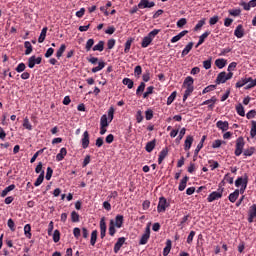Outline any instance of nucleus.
Instances as JSON below:
<instances>
[{"instance_id":"45","label":"nucleus","mask_w":256,"mask_h":256,"mask_svg":"<svg viewBox=\"0 0 256 256\" xmlns=\"http://www.w3.org/2000/svg\"><path fill=\"white\" fill-rule=\"evenodd\" d=\"M251 123H252V127H251V130H250V137L252 139H255V137H256V121L252 120Z\"/></svg>"},{"instance_id":"32","label":"nucleus","mask_w":256,"mask_h":256,"mask_svg":"<svg viewBox=\"0 0 256 256\" xmlns=\"http://www.w3.org/2000/svg\"><path fill=\"white\" fill-rule=\"evenodd\" d=\"M215 65H216V67H218V69H223V67H225V65H227V60H225L223 58L216 59Z\"/></svg>"},{"instance_id":"56","label":"nucleus","mask_w":256,"mask_h":256,"mask_svg":"<svg viewBox=\"0 0 256 256\" xmlns=\"http://www.w3.org/2000/svg\"><path fill=\"white\" fill-rule=\"evenodd\" d=\"M25 69H27V66L25 65V63L21 62V63L18 64V66L15 68V71H17V73H23V71H25Z\"/></svg>"},{"instance_id":"13","label":"nucleus","mask_w":256,"mask_h":256,"mask_svg":"<svg viewBox=\"0 0 256 256\" xmlns=\"http://www.w3.org/2000/svg\"><path fill=\"white\" fill-rule=\"evenodd\" d=\"M125 241V237L118 238L117 242L114 245V253H119V251H121V247L125 245Z\"/></svg>"},{"instance_id":"47","label":"nucleus","mask_w":256,"mask_h":256,"mask_svg":"<svg viewBox=\"0 0 256 256\" xmlns=\"http://www.w3.org/2000/svg\"><path fill=\"white\" fill-rule=\"evenodd\" d=\"M206 21H207V19H205V18L198 21V23L194 27V31H201V28L203 27V25H205Z\"/></svg>"},{"instance_id":"18","label":"nucleus","mask_w":256,"mask_h":256,"mask_svg":"<svg viewBox=\"0 0 256 256\" xmlns=\"http://www.w3.org/2000/svg\"><path fill=\"white\" fill-rule=\"evenodd\" d=\"M194 138L191 135H188L184 142V150L189 151L191 149V145H193Z\"/></svg>"},{"instance_id":"31","label":"nucleus","mask_w":256,"mask_h":256,"mask_svg":"<svg viewBox=\"0 0 256 256\" xmlns=\"http://www.w3.org/2000/svg\"><path fill=\"white\" fill-rule=\"evenodd\" d=\"M193 49V42L188 43L182 51L181 57L189 55V52Z\"/></svg>"},{"instance_id":"21","label":"nucleus","mask_w":256,"mask_h":256,"mask_svg":"<svg viewBox=\"0 0 256 256\" xmlns=\"http://www.w3.org/2000/svg\"><path fill=\"white\" fill-rule=\"evenodd\" d=\"M188 181H189V176H184L183 179L179 183L178 191H185Z\"/></svg>"},{"instance_id":"24","label":"nucleus","mask_w":256,"mask_h":256,"mask_svg":"<svg viewBox=\"0 0 256 256\" xmlns=\"http://www.w3.org/2000/svg\"><path fill=\"white\" fill-rule=\"evenodd\" d=\"M106 65L107 64L103 60L99 61L98 66L92 68V73H99V71H103Z\"/></svg>"},{"instance_id":"10","label":"nucleus","mask_w":256,"mask_h":256,"mask_svg":"<svg viewBox=\"0 0 256 256\" xmlns=\"http://www.w3.org/2000/svg\"><path fill=\"white\" fill-rule=\"evenodd\" d=\"M81 143H82V149H87L89 147V143H90L89 131H85L83 133Z\"/></svg>"},{"instance_id":"42","label":"nucleus","mask_w":256,"mask_h":256,"mask_svg":"<svg viewBox=\"0 0 256 256\" xmlns=\"http://www.w3.org/2000/svg\"><path fill=\"white\" fill-rule=\"evenodd\" d=\"M23 128L27 129L28 131L33 130V125H31V122L29 121V118H27V117L23 121Z\"/></svg>"},{"instance_id":"33","label":"nucleus","mask_w":256,"mask_h":256,"mask_svg":"<svg viewBox=\"0 0 256 256\" xmlns=\"http://www.w3.org/2000/svg\"><path fill=\"white\" fill-rule=\"evenodd\" d=\"M171 246H172L171 240H167L166 246L163 249V256H167V255H169V253H171Z\"/></svg>"},{"instance_id":"59","label":"nucleus","mask_w":256,"mask_h":256,"mask_svg":"<svg viewBox=\"0 0 256 256\" xmlns=\"http://www.w3.org/2000/svg\"><path fill=\"white\" fill-rule=\"evenodd\" d=\"M145 119L146 121H151V119H153V110L148 109L145 111Z\"/></svg>"},{"instance_id":"44","label":"nucleus","mask_w":256,"mask_h":256,"mask_svg":"<svg viewBox=\"0 0 256 256\" xmlns=\"http://www.w3.org/2000/svg\"><path fill=\"white\" fill-rule=\"evenodd\" d=\"M236 113H238L240 117H245V108L243 107V104H238L236 106Z\"/></svg>"},{"instance_id":"35","label":"nucleus","mask_w":256,"mask_h":256,"mask_svg":"<svg viewBox=\"0 0 256 256\" xmlns=\"http://www.w3.org/2000/svg\"><path fill=\"white\" fill-rule=\"evenodd\" d=\"M47 31H48L47 27H44L41 30L40 36L38 38V43H43V41H45V37H47Z\"/></svg>"},{"instance_id":"39","label":"nucleus","mask_w":256,"mask_h":256,"mask_svg":"<svg viewBox=\"0 0 256 256\" xmlns=\"http://www.w3.org/2000/svg\"><path fill=\"white\" fill-rule=\"evenodd\" d=\"M105 49V42H103V41H99L98 42V44H96L93 48H92V50L93 51H103Z\"/></svg>"},{"instance_id":"40","label":"nucleus","mask_w":256,"mask_h":256,"mask_svg":"<svg viewBox=\"0 0 256 256\" xmlns=\"http://www.w3.org/2000/svg\"><path fill=\"white\" fill-rule=\"evenodd\" d=\"M133 44V38H129L125 42V48H124V53H129L131 51V45Z\"/></svg>"},{"instance_id":"54","label":"nucleus","mask_w":256,"mask_h":256,"mask_svg":"<svg viewBox=\"0 0 256 256\" xmlns=\"http://www.w3.org/2000/svg\"><path fill=\"white\" fill-rule=\"evenodd\" d=\"M153 89H155V87L149 86L146 89V92L143 94V99H147V97H149V95H153Z\"/></svg>"},{"instance_id":"41","label":"nucleus","mask_w":256,"mask_h":256,"mask_svg":"<svg viewBox=\"0 0 256 256\" xmlns=\"http://www.w3.org/2000/svg\"><path fill=\"white\" fill-rule=\"evenodd\" d=\"M122 83H123V85H126L128 87V89H133V85H135L133 80H131L130 78H124L122 80Z\"/></svg>"},{"instance_id":"63","label":"nucleus","mask_w":256,"mask_h":256,"mask_svg":"<svg viewBox=\"0 0 256 256\" xmlns=\"http://www.w3.org/2000/svg\"><path fill=\"white\" fill-rule=\"evenodd\" d=\"M7 226L9 227L10 231H15V221H13V219H8Z\"/></svg>"},{"instance_id":"62","label":"nucleus","mask_w":256,"mask_h":256,"mask_svg":"<svg viewBox=\"0 0 256 256\" xmlns=\"http://www.w3.org/2000/svg\"><path fill=\"white\" fill-rule=\"evenodd\" d=\"M141 73H143V68L138 65L134 68V75L135 77H139L141 75Z\"/></svg>"},{"instance_id":"20","label":"nucleus","mask_w":256,"mask_h":256,"mask_svg":"<svg viewBox=\"0 0 256 256\" xmlns=\"http://www.w3.org/2000/svg\"><path fill=\"white\" fill-rule=\"evenodd\" d=\"M209 35H211V31H206L204 32L200 37H199V41L196 44V48L199 47L200 45H203V43H205V40L209 37Z\"/></svg>"},{"instance_id":"9","label":"nucleus","mask_w":256,"mask_h":256,"mask_svg":"<svg viewBox=\"0 0 256 256\" xmlns=\"http://www.w3.org/2000/svg\"><path fill=\"white\" fill-rule=\"evenodd\" d=\"M151 7H155V2H150L149 0H140L138 4L139 9H151Z\"/></svg>"},{"instance_id":"29","label":"nucleus","mask_w":256,"mask_h":256,"mask_svg":"<svg viewBox=\"0 0 256 256\" xmlns=\"http://www.w3.org/2000/svg\"><path fill=\"white\" fill-rule=\"evenodd\" d=\"M15 189V184H11L8 187H6L0 194V197H7V195L10 193V191H13Z\"/></svg>"},{"instance_id":"51","label":"nucleus","mask_w":256,"mask_h":256,"mask_svg":"<svg viewBox=\"0 0 256 256\" xmlns=\"http://www.w3.org/2000/svg\"><path fill=\"white\" fill-rule=\"evenodd\" d=\"M114 117H115V108L110 107L109 110H108L109 123H111V121H113Z\"/></svg>"},{"instance_id":"30","label":"nucleus","mask_w":256,"mask_h":256,"mask_svg":"<svg viewBox=\"0 0 256 256\" xmlns=\"http://www.w3.org/2000/svg\"><path fill=\"white\" fill-rule=\"evenodd\" d=\"M45 181V171H42L34 183V187H39Z\"/></svg>"},{"instance_id":"48","label":"nucleus","mask_w":256,"mask_h":256,"mask_svg":"<svg viewBox=\"0 0 256 256\" xmlns=\"http://www.w3.org/2000/svg\"><path fill=\"white\" fill-rule=\"evenodd\" d=\"M175 99H177V91L172 92L171 95L167 98V105H171Z\"/></svg>"},{"instance_id":"12","label":"nucleus","mask_w":256,"mask_h":256,"mask_svg":"<svg viewBox=\"0 0 256 256\" xmlns=\"http://www.w3.org/2000/svg\"><path fill=\"white\" fill-rule=\"evenodd\" d=\"M246 183H249V176L247 174H244L243 177H238L235 181V187H241L245 185Z\"/></svg>"},{"instance_id":"52","label":"nucleus","mask_w":256,"mask_h":256,"mask_svg":"<svg viewBox=\"0 0 256 256\" xmlns=\"http://www.w3.org/2000/svg\"><path fill=\"white\" fill-rule=\"evenodd\" d=\"M71 221H72V223H79V213L72 211L71 212Z\"/></svg>"},{"instance_id":"49","label":"nucleus","mask_w":256,"mask_h":256,"mask_svg":"<svg viewBox=\"0 0 256 256\" xmlns=\"http://www.w3.org/2000/svg\"><path fill=\"white\" fill-rule=\"evenodd\" d=\"M53 241H54V243H59V241H61V232L59 230L54 231Z\"/></svg>"},{"instance_id":"57","label":"nucleus","mask_w":256,"mask_h":256,"mask_svg":"<svg viewBox=\"0 0 256 256\" xmlns=\"http://www.w3.org/2000/svg\"><path fill=\"white\" fill-rule=\"evenodd\" d=\"M234 177L231 176L230 173H227L225 176H224V181H226V183H229V185H233V181H234Z\"/></svg>"},{"instance_id":"15","label":"nucleus","mask_w":256,"mask_h":256,"mask_svg":"<svg viewBox=\"0 0 256 256\" xmlns=\"http://www.w3.org/2000/svg\"><path fill=\"white\" fill-rule=\"evenodd\" d=\"M156 145H157L156 139H153L152 141L147 142L146 146H145V151H147V153H152L153 149H155Z\"/></svg>"},{"instance_id":"16","label":"nucleus","mask_w":256,"mask_h":256,"mask_svg":"<svg viewBox=\"0 0 256 256\" xmlns=\"http://www.w3.org/2000/svg\"><path fill=\"white\" fill-rule=\"evenodd\" d=\"M124 217L123 215H117L114 220V227L121 229L123 227Z\"/></svg>"},{"instance_id":"14","label":"nucleus","mask_w":256,"mask_h":256,"mask_svg":"<svg viewBox=\"0 0 256 256\" xmlns=\"http://www.w3.org/2000/svg\"><path fill=\"white\" fill-rule=\"evenodd\" d=\"M216 127H217L218 129H220V131H222L223 133H225V131H228V130H229V122L219 120V121L216 123Z\"/></svg>"},{"instance_id":"25","label":"nucleus","mask_w":256,"mask_h":256,"mask_svg":"<svg viewBox=\"0 0 256 256\" xmlns=\"http://www.w3.org/2000/svg\"><path fill=\"white\" fill-rule=\"evenodd\" d=\"M230 203H235L239 199V189H236L234 192L230 193L228 196Z\"/></svg>"},{"instance_id":"38","label":"nucleus","mask_w":256,"mask_h":256,"mask_svg":"<svg viewBox=\"0 0 256 256\" xmlns=\"http://www.w3.org/2000/svg\"><path fill=\"white\" fill-rule=\"evenodd\" d=\"M24 235L27 237V239H31V237H33L31 234V224H26L24 226Z\"/></svg>"},{"instance_id":"28","label":"nucleus","mask_w":256,"mask_h":256,"mask_svg":"<svg viewBox=\"0 0 256 256\" xmlns=\"http://www.w3.org/2000/svg\"><path fill=\"white\" fill-rule=\"evenodd\" d=\"M251 81V77L249 78H242L236 83V88L241 89V87H244V85H247Z\"/></svg>"},{"instance_id":"3","label":"nucleus","mask_w":256,"mask_h":256,"mask_svg":"<svg viewBox=\"0 0 256 256\" xmlns=\"http://www.w3.org/2000/svg\"><path fill=\"white\" fill-rule=\"evenodd\" d=\"M244 147H245V139L243 137H238L236 140V148H235L234 155H236V157L241 156V154L243 153Z\"/></svg>"},{"instance_id":"26","label":"nucleus","mask_w":256,"mask_h":256,"mask_svg":"<svg viewBox=\"0 0 256 256\" xmlns=\"http://www.w3.org/2000/svg\"><path fill=\"white\" fill-rule=\"evenodd\" d=\"M215 103H217V98L213 96L211 99L205 100L201 105H208L210 109H213Z\"/></svg>"},{"instance_id":"64","label":"nucleus","mask_w":256,"mask_h":256,"mask_svg":"<svg viewBox=\"0 0 256 256\" xmlns=\"http://www.w3.org/2000/svg\"><path fill=\"white\" fill-rule=\"evenodd\" d=\"M249 214L256 217V204H253L251 207H250V210H249Z\"/></svg>"},{"instance_id":"8","label":"nucleus","mask_w":256,"mask_h":256,"mask_svg":"<svg viewBox=\"0 0 256 256\" xmlns=\"http://www.w3.org/2000/svg\"><path fill=\"white\" fill-rule=\"evenodd\" d=\"M105 235H107V223L105 222V217L100 219V237L101 239H105Z\"/></svg>"},{"instance_id":"58","label":"nucleus","mask_w":256,"mask_h":256,"mask_svg":"<svg viewBox=\"0 0 256 256\" xmlns=\"http://www.w3.org/2000/svg\"><path fill=\"white\" fill-rule=\"evenodd\" d=\"M187 221H189V215L184 216L181 220L180 223L178 224V227H180L181 229H183L185 227V223H187Z\"/></svg>"},{"instance_id":"2","label":"nucleus","mask_w":256,"mask_h":256,"mask_svg":"<svg viewBox=\"0 0 256 256\" xmlns=\"http://www.w3.org/2000/svg\"><path fill=\"white\" fill-rule=\"evenodd\" d=\"M229 79H233V72H220L216 78V85H221V83H227Z\"/></svg>"},{"instance_id":"5","label":"nucleus","mask_w":256,"mask_h":256,"mask_svg":"<svg viewBox=\"0 0 256 256\" xmlns=\"http://www.w3.org/2000/svg\"><path fill=\"white\" fill-rule=\"evenodd\" d=\"M221 197H223V192H221V190L213 191L208 195L207 201L208 203H213V201H219Z\"/></svg>"},{"instance_id":"53","label":"nucleus","mask_w":256,"mask_h":256,"mask_svg":"<svg viewBox=\"0 0 256 256\" xmlns=\"http://www.w3.org/2000/svg\"><path fill=\"white\" fill-rule=\"evenodd\" d=\"M228 13L232 17H239V15H241V9H231L228 11Z\"/></svg>"},{"instance_id":"1","label":"nucleus","mask_w":256,"mask_h":256,"mask_svg":"<svg viewBox=\"0 0 256 256\" xmlns=\"http://www.w3.org/2000/svg\"><path fill=\"white\" fill-rule=\"evenodd\" d=\"M159 33H161V29L152 30L147 36H145L142 39L141 47H143V49H146V47H149L151 43H153V40L155 39V37L159 35Z\"/></svg>"},{"instance_id":"22","label":"nucleus","mask_w":256,"mask_h":256,"mask_svg":"<svg viewBox=\"0 0 256 256\" xmlns=\"http://www.w3.org/2000/svg\"><path fill=\"white\" fill-rule=\"evenodd\" d=\"M115 227H116L115 226V220L111 219L110 223H109V229H108L109 235L111 237H115V234L117 233V230L115 229Z\"/></svg>"},{"instance_id":"27","label":"nucleus","mask_w":256,"mask_h":256,"mask_svg":"<svg viewBox=\"0 0 256 256\" xmlns=\"http://www.w3.org/2000/svg\"><path fill=\"white\" fill-rule=\"evenodd\" d=\"M99 235V232L97 230H93L90 237V245L92 247H95V243H97V237Z\"/></svg>"},{"instance_id":"11","label":"nucleus","mask_w":256,"mask_h":256,"mask_svg":"<svg viewBox=\"0 0 256 256\" xmlns=\"http://www.w3.org/2000/svg\"><path fill=\"white\" fill-rule=\"evenodd\" d=\"M234 35L237 39H243V37H245V29L243 28V25L240 24L236 27Z\"/></svg>"},{"instance_id":"4","label":"nucleus","mask_w":256,"mask_h":256,"mask_svg":"<svg viewBox=\"0 0 256 256\" xmlns=\"http://www.w3.org/2000/svg\"><path fill=\"white\" fill-rule=\"evenodd\" d=\"M169 202H167V198L161 196L159 198L158 206H157V212L158 213H165L167 211V207H169Z\"/></svg>"},{"instance_id":"50","label":"nucleus","mask_w":256,"mask_h":256,"mask_svg":"<svg viewBox=\"0 0 256 256\" xmlns=\"http://www.w3.org/2000/svg\"><path fill=\"white\" fill-rule=\"evenodd\" d=\"M215 89H217V85H209L203 89L202 95H205V93H211V91H215Z\"/></svg>"},{"instance_id":"7","label":"nucleus","mask_w":256,"mask_h":256,"mask_svg":"<svg viewBox=\"0 0 256 256\" xmlns=\"http://www.w3.org/2000/svg\"><path fill=\"white\" fill-rule=\"evenodd\" d=\"M149 237H151V228L149 226L146 228L145 233L142 235L139 245H147L149 241Z\"/></svg>"},{"instance_id":"43","label":"nucleus","mask_w":256,"mask_h":256,"mask_svg":"<svg viewBox=\"0 0 256 256\" xmlns=\"http://www.w3.org/2000/svg\"><path fill=\"white\" fill-rule=\"evenodd\" d=\"M107 115L104 114L100 118V127H109V122L107 121Z\"/></svg>"},{"instance_id":"60","label":"nucleus","mask_w":256,"mask_h":256,"mask_svg":"<svg viewBox=\"0 0 256 256\" xmlns=\"http://www.w3.org/2000/svg\"><path fill=\"white\" fill-rule=\"evenodd\" d=\"M145 91V82H141L136 90V95H141Z\"/></svg>"},{"instance_id":"55","label":"nucleus","mask_w":256,"mask_h":256,"mask_svg":"<svg viewBox=\"0 0 256 256\" xmlns=\"http://www.w3.org/2000/svg\"><path fill=\"white\" fill-rule=\"evenodd\" d=\"M177 27L179 29H182V27H185V25H187V19L186 18H181L177 21L176 23Z\"/></svg>"},{"instance_id":"61","label":"nucleus","mask_w":256,"mask_h":256,"mask_svg":"<svg viewBox=\"0 0 256 256\" xmlns=\"http://www.w3.org/2000/svg\"><path fill=\"white\" fill-rule=\"evenodd\" d=\"M195 237V231H191L187 237L186 243H188V245H191L193 243V239Z\"/></svg>"},{"instance_id":"23","label":"nucleus","mask_w":256,"mask_h":256,"mask_svg":"<svg viewBox=\"0 0 256 256\" xmlns=\"http://www.w3.org/2000/svg\"><path fill=\"white\" fill-rule=\"evenodd\" d=\"M67 156V148H61L60 152L56 155V161H63Z\"/></svg>"},{"instance_id":"34","label":"nucleus","mask_w":256,"mask_h":256,"mask_svg":"<svg viewBox=\"0 0 256 256\" xmlns=\"http://www.w3.org/2000/svg\"><path fill=\"white\" fill-rule=\"evenodd\" d=\"M24 47H25V55H31V53H33V45H31V42L26 41L24 43Z\"/></svg>"},{"instance_id":"17","label":"nucleus","mask_w":256,"mask_h":256,"mask_svg":"<svg viewBox=\"0 0 256 256\" xmlns=\"http://www.w3.org/2000/svg\"><path fill=\"white\" fill-rule=\"evenodd\" d=\"M169 154V149L164 148L160 151L159 157H158V164L161 165L163 161L165 160V157Z\"/></svg>"},{"instance_id":"36","label":"nucleus","mask_w":256,"mask_h":256,"mask_svg":"<svg viewBox=\"0 0 256 256\" xmlns=\"http://www.w3.org/2000/svg\"><path fill=\"white\" fill-rule=\"evenodd\" d=\"M193 83H195V80L193 79V77L188 76L185 78L183 86L184 87H193Z\"/></svg>"},{"instance_id":"19","label":"nucleus","mask_w":256,"mask_h":256,"mask_svg":"<svg viewBox=\"0 0 256 256\" xmlns=\"http://www.w3.org/2000/svg\"><path fill=\"white\" fill-rule=\"evenodd\" d=\"M185 87H186V90L183 95V102L187 101V99L190 97L191 93H193V91H195L194 86H185Z\"/></svg>"},{"instance_id":"46","label":"nucleus","mask_w":256,"mask_h":256,"mask_svg":"<svg viewBox=\"0 0 256 256\" xmlns=\"http://www.w3.org/2000/svg\"><path fill=\"white\" fill-rule=\"evenodd\" d=\"M93 45H95V40L93 38L88 39L86 42L85 50L87 52L91 51V48L93 47Z\"/></svg>"},{"instance_id":"37","label":"nucleus","mask_w":256,"mask_h":256,"mask_svg":"<svg viewBox=\"0 0 256 256\" xmlns=\"http://www.w3.org/2000/svg\"><path fill=\"white\" fill-rule=\"evenodd\" d=\"M65 49H67V46L65 44H61L60 48L56 52L57 59H61V57H63V53H65Z\"/></svg>"},{"instance_id":"6","label":"nucleus","mask_w":256,"mask_h":256,"mask_svg":"<svg viewBox=\"0 0 256 256\" xmlns=\"http://www.w3.org/2000/svg\"><path fill=\"white\" fill-rule=\"evenodd\" d=\"M41 61H43V58H41V57L36 58L35 56H31L28 59V67L30 69H33V67H35V65H41Z\"/></svg>"}]
</instances>
